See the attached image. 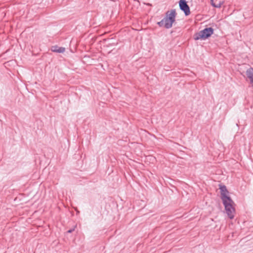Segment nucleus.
Instances as JSON below:
<instances>
[{
  "label": "nucleus",
  "instance_id": "nucleus-1",
  "mask_svg": "<svg viewBox=\"0 0 253 253\" xmlns=\"http://www.w3.org/2000/svg\"><path fill=\"white\" fill-rule=\"evenodd\" d=\"M221 191V199L225 207V210L228 217L232 219L234 217L235 209L234 207V202L231 198L226 195L228 193L225 185L220 187Z\"/></svg>",
  "mask_w": 253,
  "mask_h": 253
},
{
  "label": "nucleus",
  "instance_id": "nucleus-2",
  "mask_svg": "<svg viewBox=\"0 0 253 253\" xmlns=\"http://www.w3.org/2000/svg\"><path fill=\"white\" fill-rule=\"evenodd\" d=\"M176 15L175 9L168 11L166 13V16L161 21L157 22V24L159 27L169 29L172 27V24L175 20Z\"/></svg>",
  "mask_w": 253,
  "mask_h": 253
},
{
  "label": "nucleus",
  "instance_id": "nucleus-3",
  "mask_svg": "<svg viewBox=\"0 0 253 253\" xmlns=\"http://www.w3.org/2000/svg\"><path fill=\"white\" fill-rule=\"evenodd\" d=\"M213 33V29L212 28H206L195 34L194 36V39L196 41L200 39L205 40L210 37Z\"/></svg>",
  "mask_w": 253,
  "mask_h": 253
},
{
  "label": "nucleus",
  "instance_id": "nucleus-4",
  "mask_svg": "<svg viewBox=\"0 0 253 253\" xmlns=\"http://www.w3.org/2000/svg\"><path fill=\"white\" fill-rule=\"evenodd\" d=\"M179 6L180 9L184 12L186 16L190 14V7L186 1L179 0Z\"/></svg>",
  "mask_w": 253,
  "mask_h": 253
},
{
  "label": "nucleus",
  "instance_id": "nucleus-5",
  "mask_svg": "<svg viewBox=\"0 0 253 253\" xmlns=\"http://www.w3.org/2000/svg\"><path fill=\"white\" fill-rule=\"evenodd\" d=\"M51 50L54 52L63 53L65 51V48L55 45L51 47Z\"/></svg>",
  "mask_w": 253,
  "mask_h": 253
},
{
  "label": "nucleus",
  "instance_id": "nucleus-6",
  "mask_svg": "<svg viewBox=\"0 0 253 253\" xmlns=\"http://www.w3.org/2000/svg\"><path fill=\"white\" fill-rule=\"evenodd\" d=\"M211 0V5L213 7H216V8H219L221 7L222 3L220 2H219L218 3H216L213 1V0Z\"/></svg>",
  "mask_w": 253,
  "mask_h": 253
},
{
  "label": "nucleus",
  "instance_id": "nucleus-7",
  "mask_svg": "<svg viewBox=\"0 0 253 253\" xmlns=\"http://www.w3.org/2000/svg\"><path fill=\"white\" fill-rule=\"evenodd\" d=\"M75 230V228H72V229H71L67 231V233H72V232H73Z\"/></svg>",
  "mask_w": 253,
  "mask_h": 253
}]
</instances>
